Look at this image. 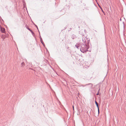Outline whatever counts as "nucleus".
I'll return each mask as SVG.
<instances>
[{"label": "nucleus", "instance_id": "obj_3", "mask_svg": "<svg viewBox=\"0 0 126 126\" xmlns=\"http://www.w3.org/2000/svg\"><path fill=\"white\" fill-rule=\"evenodd\" d=\"M21 65L22 66H24L25 65V63H24L23 62L21 63Z\"/></svg>", "mask_w": 126, "mask_h": 126}, {"label": "nucleus", "instance_id": "obj_8", "mask_svg": "<svg viewBox=\"0 0 126 126\" xmlns=\"http://www.w3.org/2000/svg\"><path fill=\"white\" fill-rule=\"evenodd\" d=\"M102 10V12L103 13H104V12H103V10H102H102Z\"/></svg>", "mask_w": 126, "mask_h": 126}, {"label": "nucleus", "instance_id": "obj_7", "mask_svg": "<svg viewBox=\"0 0 126 126\" xmlns=\"http://www.w3.org/2000/svg\"><path fill=\"white\" fill-rule=\"evenodd\" d=\"M73 110H74V106H73Z\"/></svg>", "mask_w": 126, "mask_h": 126}, {"label": "nucleus", "instance_id": "obj_1", "mask_svg": "<svg viewBox=\"0 0 126 126\" xmlns=\"http://www.w3.org/2000/svg\"><path fill=\"white\" fill-rule=\"evenodd\" d=\"M0 30L3 33L5 32V30L4 28L1 27H0Z\"/></svg>", "mask_w": 126, "mask_h": 126}, {"label": "nucleus", "instance_id": "obj_5", "mask_svg": "<svg viewBox=\"0 0 126 126\" xmlns=\"http://www.w3.org/2000/svg\"><path fill=\"white\" fill-rule=\"evenodd\" d=\"M99 6V7H100V8H101V10H102V8H101V7H100V6Z\"/></svg>", "mask_w": 126, "mask_h": 126}, {"label": "nucleus", "instance_id": "obj_2", "mask_svg": "<svg viewBox=\"0 0 126 126\" xmlns=\"http://www.w3.org/2000/svg\"><path fill=\"white\" fill-rule=\"evenodd\" d=\"M95 103L96 105V106H97V108H98V113H99V107H98V104L96 101H95Z\"/></svg>", "mask_w": 126, "mask_h": 126}, {"label": "nucleus", "instance_id": "obj_9", "mask_svg": "<svg viewBox=\"0 0 126 126\" xmlns=\"http://www.w3.org/2000/svg\"><path fill=\"white\" fill-rule=\"evenodd\" d=\"M98 94H99V93H98L96 94V95H98Z\"/></svg>", "mask_w": 126, "mask_h": 126}, {"label": "nucleus", "instance_id": "obj_4", "mask_svg": "<svg viewBox=\"0 0 126 126\" xmlns=\"http://www.w3.org/2000/svg\"><path fill=\"white\" fill-rule=\"evenodd\" d=\"M2 39H4L5 38V37H3V36H2Z\"/></svg>", "mask_w": 126, "mask_h": 126}, {"label": "nucleus", "instance_id": "obj_6", "mask_svg": "<svg viewBox=\"0 0 126 126\" xmlns=\"http://www.w3.org/2000/svg\"><path fill=\"white\" fill-rule=\"evenodd\" d=\"M28 29L30 31H32L31 30H30V29H29V28H28Z\"/></svg>", "mask_w": 126, "mask_h": 126}]
</instances>
